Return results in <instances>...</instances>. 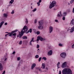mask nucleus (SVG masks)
Masks as SVG:
<instances>
[{
	"label": "nucleus",
	"mask_w": 74,
	"mask_h": 74,
	"mask_svg": "<svg viewBox=\"0 0 74 74\" xmlns=\"http://www.w3.org/2000/svg\"><path fill=\"white\" fill-rule=\"evenodd\" d=\"M28 30V27L26 25H25L23 30L21 31V33H19L17 36V37H19V38H21L23 35L24 33H26L27 31Z\"/></svg>",
	"instance_id": "obj_1"
},
{
	"label": "nucleus",
	"mask_w": 74,
	"mask_h": 74,
	"mask_svg": "<svg viewBox=\"0 0 74 74\" xmlns=\"http://www.w3.org/2000/svg\"><path fill=\"white\" fill-rule=\"evenodd\" d=\"M62 74H72L71 70L68 68H65L62 71Z\"/></svg>",
	"instance_id": "obj_2"
},
{
	"label": "nucleus",
	"mask_w": 74,
	"mask_h": 74,
	"mask_svg": "<svg viewBox=\"0 0 74 74\" xmlns=\"http://www.w3.org/2000/svg\"><path fill=\"white\" fill-rule=\"evenodd\" d=\"M56 4V2L55 1H53L51 3H50V4L49 5V8L50 9L52 8L53 7H55Z\"/></svg>",
	"instance_id": "obj_3"
},
{
	"label": "nucleus",
	"mask_w": 74,
	"mask_h": 74,
	"mask_svg": "<svg viewBox=\"0 0 74 74\" xmlns=\"http://www.w3.org/2000/svg\"><path fill=\"white\" fill-rule=\"evenodd\" d=\"M39 26L38 27V29L40 30H42L43 29V23L41 21H38Z\"/></svg>",
	"instance_id": "obj_4"
},
{
	"label": "nucleus",
	"mask_w": 74,
	"mask_h": 74,
	"mask_svg": "<svg viewBox=\"0 0 74 74\" xmlns=\"http://www.w3.org/2000/svg\"><path fill=\"white\" fill-rule=\"evenodd\" d=\"M17 31H18V29H16L14 31H12L11 32V33H9L8 34H5V37H7L8 36V35H9V36H10V37H11L12 36V34H13V33H14L16 32Z\"/></svg>",
	"instance_id": "obj_5"
},
{
	"label": "nucleus",
	"mask_w": 74,
	"mask_h": 74,
	"mask_svg": "<svg viewBox=\"0 0 74 74\" xmlns=\"http://www.w3.org/2000/svg\"><path fill=\"white\" fill-rule=\"evenodd\" d=\"M60 56L61 58H64L66 56V53L63 52L61 53Z\"/></svg>",
	"instance_id": "obj_6"
},
{
	"label": "nucleus",
	"mask_w": 74,
	"mask_h": 74,
	"mask_svg": "<svg viewBox=\"0 0 74 74\" xmlns=\"http://www.w3.org/2000/svg\"><path fill=\"white\" fill-rule=\"evenodd\" d=\"M66 66H67L66 62H63L61 66V67L62 68H65V67H66Z\"/></svg>",
	"instance_id": "obj_7"
},
{
	"label": "nucleus",
	"mask_w": 74,
	"mask_h": 74,
	"mask_svg": "<svg viewBox=\"0 0 74 74\" xmlns=\"http://www.w3.org/2000/svg\"><path fill=\"white\" fill-rule=\"evenodd\" d=\"M43 40H44V39L42 38L41 37V36H38L37 37V41H38L39 40H40V41H43Z\"/></svg>",
	"instance_id": "obj_8"
},
{
	"label": "nucleus",
	"mask_w": 74,
	"mask_h": 74,
	"mask_svg": "<svg viewBox=\"0 0 74 74\" xmlns=\"http://www.w3.org/2000/svg\"><path fill=\"white\" fill-rule=\"evenodd\" d=\"M63 16V15L62 14L61 11H60L58 12L57 15V17H60L61 16Z\"/></svg>",
	"instance_id": "obj_9"
},
{
	"label": "nucleus",
	"mask_w": 74,
	"mask_h": 74,
	"mask_svg": "<svg viewBox=\"0 0 74 74\" xmlns=\"http://www.w3.org/2000/svg\"><path fill=\"white\" fill-rule=\"evenodd\" d=\"M52 31H53V27L50 26L49 28V32L50 33L52 32Z\"/></svg>",
	"instance_id": "obj_10"
},
{
	"label": "nucleus",
	"mask_w": 74,
	"mask_h": 74,
	"mask_svg": "<svg viewBox=\"0 0 74 74\" xmlns=\"http://www.w3.org/2000/svg\"><path fill=\"white\" fill-rule=\"evenodd\" d=\"M36 64L35 63H33L31 66V69L32 70H33V69L36 67Z\"/></svg>",
	"instance_id": "obj_11"
},
{
	"label": "nucleus",
	"mask_w": 74,
	"mask_h": 74,
	"mask_svg": "<svg viewBox=\"0 0 74 74\" xmlns=\"http://www.w3.org/2000/svg\"><path fill=\"white\" fill-rule=\"evenodd\" d=\"M52 51L50 50V51L48 53V56H51L52 55Z\"/></svg>",
	"instance_id": "obj_12"
},
{
	"label": "nucleus",
	"mask_w": 74,
	"mask_h": 74,
	"mask_svg": "<svg viewBox=\"0 0 74 74\" xmlns=\"http://www.w3.org/2000/svg\"><path fill=\"white\" fill-rule=\"evenodd\" d=\"M41 68L44 70V69L45 68V64L42 63V65Z\"/></svg>",
	"instance_id": "obj_13"
},
{
	"label": "nucleus",
	"mask_w": 74,
	"mask_h": 74,
	"mask_svg": "<svg viewBox=\"0 0 74 74\" xmlns=\"http://www.w3.org/2000/svg\"><path fill=\"white\" fill-rule=\"evenodd\" d=\"M3 66L2 64L1 63H0V71H2V70H3Z\"/></svg>",
	"instance_id": "obj_14"
},
{
	"label": "nucleus",
	"mask_w": 74,
	"mask_h": 74,
	"mask_svg": "<svg viewBox=\"0 0 74 74\" xmlns=\"http://www.w3.org/2000/svg\"><path fill=\"white\" fill-rule=\"evenodd\" d=\"M74 31V26L70 30V33H73Z\"/></svg>",
	"instance_id": "obj_15"
},
{
	"label": "nucleus",
	"mask_w": 74,
	"mask_h": 74,
	"mask_svg": "<svg viewBox=\"0 0 74 74\" xmlns=\"http://www.w3.org/2000/svg\"><path fill=\"white\" fill-rule=\"evenodd\" d=\"M4 21H2V22H1L0 23V28H1V27L3 25V24H4Z\"/></svg>",
	"instance_id": "obj_16"
},
{
	"label": "nucleus",
	"mask_w": 74,
	"mask_h": 74,
	"mask_svg": "<svg viewBox=\"0 0 74 74\" xmlns=\"http://www.w3.org/2000/svg\"><path fill=\"white\" fill-rule=\"evenodd\" d=\"M74 19H73L71 21L70 23V25H74Z\"/></svg>",
	"instance_id": "obj_17"
},
{
	"label": "nucleus",
	"mask_w": 74,
	"mask_h": 74,
	"mask_svg": "<svg viewBox=\"0 0 74 74\" xmlns=\"http://www.w3.org/2000/svg\"><path fill=\"white\" fill-rule=\"evenodd\" d=\"M67 12H64L63 13V16H66L67 15Z\"/></svg>",
	"instance_id": "obj_18"
},
{
	"label": "nucleus",
	"mask_w": 74,
	"mask_h": 74,
	"mask_svg": "<svg viewBox=\"0 0 74 74\" xmlns=\"http://www.w3.org/2000/svg\"><path fill=\"white\" fill-rule=\"evenodd\" d=\"M32 33V29H30L29 30L28 32L26 33V34H27L28 33Z\"/></svg>",
	"instance_id": "obj_19"
},
{
	"label": "nucleus",
	"mask_w": 74,
	"mask_h": 74,
	"mask_svg": "<svg viewBox=\"0 0 74 74\" xmlns=\"http://www.w3.org/2000/svg\"><path fill=\"white\" fill-rule=\"evenodd\" d=\"M14 2V0H11V1H10L9 3L10 4H12Z\"/></svg>",
	"instance_id": "obj_20"
},
{
	"label": "nucleus",
	"mask_w": 74,
	"mask_h": 74,
	"mask_svg": "<svg viewBox=\"0 0 74 74\" xmlns=\"http://www.w3.org/2000/svg\"><path fill=\"white\" fill-rule=\"evenodd\" d=\"M22 38L23 40H25V39H27V37L26 36H23Z\"/></svg>",
	"instance_id": "obj_21"
},
{
	"label": "nucleus",
	"mask_w": 74,
	"mask_h": 74,
	"mask_svg": "<svg viewBox=\"0 0 74 74\" xmlns=\"http://www.w3.org/2000/svg\"><path fill=\"white\" fill-rule=\"evenodd\" d=\"M25 22L26 23V24H27L28 23V20H27V18H26L25 19Z\"/></svg>",
	"instance_id": "obj_22"
},
{
	"label": "nucleus",
	"mask_w": 74,
	"mask_h": 74,
	"mask_svg": "<svg viewBox=\"0 0 74 74\" xmlns=\"http://www.w3.org/2000/svg\"><path fill=\"white\" fill-rule=\"evenodd\" d=\"M34 37H33L32 38V39L31 40V42H34V41H35L34 40Z\"/></svg>",
	"instance_id": "obj_23"
},
{
	"label": "nucleus",
	"mask_w": 74,
	"mask_h": 74,
	"mask_svg": "<svg viewBox=\"0 0 74 74\" xmlns=\"http://www.w3.org/2000/svg\"><path fill=\"white\" fill-rule=\"evenodd\" d=\"M42 59L44 60L45 61H46V60H47V58H46V57H43L42 58Z\"/></svg>",
	"instance_id": "obj_24"
},
{
	"label": "nucleus",
	"mask_w": 74,
	"mask_h": 74,
	"mask_svg": "<svg viewBox=\"0 0 74 74\" xmlns=\"http://www.w3.org/2000/svg\"><path fill=\"white\" fill-rule=\"evenodd\" d=\"M3 16L5 18H7V14H3Z\"/></svg>",
	"instance_id": "obj_25"
},
{
	"label": "nucleus",
	"mask_w": 74,
	"mask_h": 74,
	"mask_svg": "<svg viewBox=\"0 0 74 74\" xmlns=\"http://www.w3.org/2000/svg\"><path fill=\"white\" fill-rule=\"evenodd\" d=\"M38 70L40 72V73H41L42 72V71L41 69V68H39L38 69Z\"/></svg>",
	"instance_id": "obj_26"
},
{
	"label": "nucleus",
	"mask_w": 74,
	"mask_h": 74,
	"mask_svg": "<svg viewBox=\"0 0 74 74\" xmlns=\"http://www.w3.org/2000/svg\"><path fill=\"white\" fill-rule=\"evenodd\" d=\"M59 65H60V62H58L57 64V66L58 67H59Z\"/></svg>",
	"instance_id": "obj_27"
},
{
	"label": "nucleus",
	"mask_w": 74,
	"mask_h": 74,
	"mask_svg": "<svg viewBox=\"0 0 74 74\" xmlns=\"http://www.w3.org/2000/svg\"><path fill=\"white\" fill-rule=\"evenodd\" d=\"M35 57V58H39V56L38 55H36Z\"/></svg>",
	"instance_id": "obj_28"
},
{
	"label": "nucleus",
	"mask_w": 74,
	"mask_h": 74,
	"mask_svg": "<svg viewBox=\"0 0 74 74\" xmlns=\"http://www.w3.org/2000/svg\"><path fill=\"white\" fill-rule=\"evenodd\" d=\"M40 34V31H38L36 32V34L37 35Z\"/></svg>",
	"instance_id": "obj_29"
},
{
	"label": "nucleus",
	"mask_w": 74,
	"mask_h": 74,
	"mask_svg": "<svg viewBox=\"0 0 74 74\" xmlns=\"http://www.w3.org/2000/svg\"><path fill=\"white\" fill-rule=\"evenodd\" d=\"M3 60H4V61H5L7 60V58L5 57L3 58Z\"/></svg>",
	"instance_id": "obj_30"
},
{
	"label": "nucleus",
	"mask_w": 74,
	"mask_h": 74,
	"mask_svg": "<svg viewBox=\"0 0 74 74\" xmlns=\"http://www.w3.org/2000/svg\"><path fill=\"white\" fill-rule=\"evenodd\" d=\"M22 41H20L19 44V45H21V44H22Z\"/></svg>",
	"instance_id": "obj_31"
},
{
	"label": "nucleus",
	"mask_w": 74,
	"mask_h": 74,
	"mask_svg": "<svg viewBox=\"0 0 74 74\" xmlns=\"http://www.w3.org/2000/svg\"><path fill=\"white\" fill-rule=\"evenodd\" d=\"M37 10V9L36 8H35L33 10V12H35Z\"/></svg>",
	"instance_id": "obj_32"
},
{
	"label": "nucleus",
	"mask_w": 74,
	"mask_h": 74,
	"mask_svg": "<svg viewBox=\"0 0 74 74\" xmlns=\"http://www.w3.org/2000/svg\"><path fill=\"white\" fill-rule=\"evenodd\" d=\"M14 10H13L12 12H11V14H14Z\"/></svg>",
	"instance_id": "obj_33"
},
{
	"label": "nucleus",
	"mask_w": 74,
	"mask_h": 74,
	"mask_svg": "<svg viewBox=\"0 0 74 74\" xmlns=\"http://www.w3.org/2000/svg\"><path fill=\"white\" fill-rule=\"evenodd\" d=\"M37 48H40V46L38 45H37V47H36Z\"/></svg>",
	"instance_id": "obj_34"
},
{
	"label": "nucleus",
	"mask_w": 74,
	"mask_h": 74,
	"mask_svg": "<svg viewBox=\"0 0 74 74\" xmlns=\"http://www.w3.org/2000/svg\"><path fill=\"white\" fill-rule=\"evenodd\" d=\"M12 34V36H15L16 34L15 33H14V34Z\"/></svg>",
	"instance_id": "obj_35"
},
{
	"label": "nucleus",
	"mask_w": 74,
	"mask_h": 74,
	"mask_svg": "<svg viewBox=\"0 0 74 74\" xmlns=\"http://www.w3.org/2000/svg\"><path fill=\"white\" fill-rule=\"evenodd\" d=\"M41 60V57L39 58L38 60L39 62H40Z\"/></svg>",
	"instance_id": "obj_36"
},
{
	"label": "nucleus",
	"mask_w": 74,
	"mask_h": 74,
	"mask_svg": "<svg viewBox=\"0 0 74 74\" xmlns=\"http://www.w3.org/2000/svg\"><path fill=\"white\" fill-rule=\"evenodd\" d=\"M73 1H74L73 0H71V1L70 2V4H72L73 3Z\"/></svg>",
	"instance_id": "obj_37"
},
{
	"label": "nucleus",
	"mask_w": 74,
	"mask_h": 74,
	"mask_svg": "<svg viewBox=\"0 0 74 74\" xmlns=\"http://www.w3.org/2000/svg\"><path fill=\"white\" fill-rule=\"evenodd\" d=\"M63 18H62V19L64 21V20H65V16H63Z\"/></svg>",
	"instance_id": "obj_38"
},
{
	"label": "nucleus",
	"mask_w": 74,
	"mask_h": 74,
	"mask_svg": "<svg viewBox=\"0 0 74 74\" xmlns=\"http://www.w3.org/2000/svg\"><path fill=\"white\" fill-rule=\"evenodd\" d=\"M32 42H31V41H30V42H29V45H31V46H32Z\"/></svg>",
	"instance_id": "obj_39"
},
{
	"label": "nucleus",
	"mask_w": 74,
	"mask_h": 74,
	"mask_svg": "<svg viewBox=\"0 0 74 74\" xmlns=\"http://www.w3.org/2000/svg\"><path fill=\"white\" fill-rule=\"evenodd\" d=\"M37 20L36 19L34 21V23H37Z\"/></svg>",
	"instance_id": "obj_40"
},
{
	"label": "nucleus",
	"mask_w": 74,
	"mask_h": 74,
	"mask_svg": "<svg viewBox=\"0 0 74 74\" xmlns=\"http://www.w3.org/2000/svg\"><path fill=\"white\" fill-rule=\"evenodd\" d=\"M21 58L20 57L17 58V60H20Z\"/></svg>",
	"instance_id": "obj_41"
},
{
	"label": "nucleus",
	"mask_w": 74,
	"mask_h": 74,
	"mask_svg": "<svg viewBox=\"0 0 74 74\" xmlns=\"http://www.w3.org/2000/svg\"><path fill=\"white\" fill-rule=\"evenodd\" d=\"M59 45L60 47H62V44H60V43L59 44Z\"/></svg>",
	"instance_id": "obj_42"
},
{
	"label": "nucleus",
	"mask_w": 74,
	"mask_h": 74,
	"mask_svg": "<svg viewBox=\"0 0 74 74\" xmlns=\"http://www.w3.org/2000/svg\"><path fill=\"white\" fill-rule=\"evenodd\" d=\"M37 4L38 5V6H40V3L39 2H38L37 3Z\"/></svg>",
	"instance_id": "obj_43"
},
{
	"label": "nucleus",
	"mask_w": 74,
	"mask_h": 74,
	"mask_svg": "<svg viewBox=\"0 0 74 74\" xmlns=\"http://www.w3.org/2000/svg\"><path fill=\"white\" fill-rule=\"evenodd\" d=\"M61 74V71H60V70L59 71V74Z\"/></svg>",
	"instance_id": "obj_44"
},
{
	"label": "nucleus",
	"mask_w": 74,
	"mask_h": 74,
	"mask_svg": "<svg viewBox=\"0 0 74 74\" xmlns=\"http://www.w3.org/2000/svg\"><path fill=\"white\" fill-rule=\"evenodd\" d=\"M72 48H74V44L72 45Z\"/></svg>",
	"instance_id": "obj_45"
},
{
	"label": "nucleus",
	"mask_w": 74,
	"mask_h": 74,
	"mask_svg": "<svg viewBox=\"0 0 74 74\" xmlns=\"http://www.w3.org/2000/svg\"><path fill=\"white\" fill-rule=\"evenodd\" d=\"M5 71H4L3 73H2V74H5Z\"/></svg>",
	"instance_id": "obj_46"
},
{
	"label": "nucleus",
	"mask_w": 74,
	"mask_h": 74,
	"mask_svg": "<svg viewBox=\"0 0 74 74\" xmlns=\"http://www.w3.org/2000/svg\"><path fill=\"white\" fill-rule=\"evenodd\" d=\"M55 21L56 22H58V20H55Z\"/></svg>",
	"instance_id": "obj_47"
},
{
	"label": "nucleus",
	"mask_w": 74,
	"mask_h": 74,
	"mask_svg": "<svg viewBox=\"0 0 74 74\" xmlns=\"http://www.w3.org/2000/svg\"><path fill=\"white\" fill-rule=\"evenodd\" d=\"M41 1H42L41 0H39V3H40L41 2Z\"/></svg>",
	"instance_id": "obj_48"
},
{
	"label": "nucleus",
	"mask_w": 74,
	"mask_h": 74,
	"mask_svg": "<svg viewBox=\"0 0 74 74\" xmlns=\"http://www.w3.org/2000/svg\"><path fill=\"white\" fill-rule=\"evenodd\" d=\"M15 51H14L13 53H12V54H15Z\"/></svg>",
	"instance_id": "obj_49"
},
{
	"label": "nucleus",
	"mask_w": 74,
	"mask_h": 74,
	"mask_svg": "<svg viewBox=\"0 0 74 74\" xmlns=\"http://www.w3.org/2000/svg\"><path fill=\"white\" fill-rule=\"evenodd\" d=\"M5 25H7V23H5Z\"/></svg>",
	"instance_id": "obj_50"
},
{
	"label": "nucleus",
	"mask_w": 74,
	"mask_h": 74,
	"mask_svg": "<svg viewBox=\"0 0 74 74\" xmlns=\"http://www.w3.org/2000/svg\"><path fill=\"white\" fill-rule=\"evenodd\" d=\"M53 10H56V9L55 8H53Z\"/></svg>",
	"instance_id": "obj_51"
},
{
	"label": "nucleus",
	"mask_w": 74,
	"mask_h": 74,
	"mask_svg": "<svg viewBox=\"0 0 74 74\" xmlns=\"http://www.w3.org/2000/svg\"><path fill=\"white\" fill-rule=\"evenodd\" d=\"M46 70H48V68H46Z\"/></svg>",
	"instance_id": "obj_52"
},
{
	"label": "nucleus",
	"mask_w": 74,
	"mask_h": 74,
	"mask_svg": "<svg viewBox=\"0 0 74 74\" xmlns=\"http://www.w3.org/2000/svg\"><path fill=\"white\" fill-rule=\"evenodd\" d=\"M20 66V64H18V66Z\"/></svg>",
	"instance_id": "obj_53"
},
{
	"label": "nucleus",
	"mask_w": 74,
	"mask_h": 74,
	"mask_svg": "<svg viewBox=\"0 0 74 74\" xmlns=\"http://www.w3.org/2000/svg\"><path fill=\"white\" fill-rule=\"evenodd\" d=\"M5 33H8V32H5Z\"/></svg>",
	"instance_id": "obj_54"
},
{
	"label": "nucleus",
	"mask_w": 74,
	"mask_h": 74,
	"mask_svg": "<svg viewBox=\"0 0 74 74\" xmlns=\"http://www.w3.org/2000/svg\"><path fill=\"white\" fill-rule=\"evenodd\" d=\"M45 71H43V72H45Z\"/></svg>",
	"instance_id": "obj_55"
},
{
	"label": "nucleus",
	"mask_w": 74,
	"mask_h": 74,
	"mask_svg": "<svg viewBox=\"0 0 74 74\" xmlns=\"http://www.w3.org/2000/svg\"><path fill=\"white\" fill-rule=\"evenodd\" d=\"M68 4H69V5H70V3H69Z\"/></svg>",
	"instance_id": "obj_56"
},
{
	"label": "nucleus",
	"mask_w": 74,
	"mask_h": 74,
	"mask_svg": "<svg viewBox=\"0 0 74 74\" xmlns=\"http://www.w3.org/2000/svg\"><path fill=\"white\" fill-rule=\"evenodd\" d=\"M38 50H39V49H38L37 51H38Z\"/></svg>",
	"instance_id": "obj_57"
},
{
	"label": "nucleus",
	"mask_w": 74,
	"mask_h": 74,
	"mask_svg": "<svg viewBox=\"0 0 74 74\" xmlns=\"http://www.w3.org/2000/svg\"><path fill=\"white\" fill-rule=\"evenodd\" d=\"M30 16H32V14H31V15H30Z\"/></svg>",
	"instance_id": "obj_58"
},
{
	"label": "nucleus",
	"mask_w": 74,
	"mask_h": 74,
	"mask_svg": "<svg viewBox=\"0 0 74 74\" xmlns=\"http://www.w3.org/2000/svg\"><path fill=\"white\" fill-rule=\"evenodd\" d=\"M43 40H45V39H43Z\"/></svg>",
	"instance_id": "obj_59"
},
{
	"label": "nucleus",
	"mask_w": 74,
	"mask_h": 74,
	"mask_svg": "<svg viewBox=\"0 0 74 74\" xmlns=\"http://www.w3.org/2000/svg\"><path fill=\"white\" fill-rule=\"evenodd\" d=\"M32 8V6H31V8Z\"/></svg>",
	"instance_id": "obj_60"
},
{
	"label": "nucleus",
	"mask_w": 74,
	"mask_h": 74,
	"mask_svg": "<svg viewBox=\"0 0 74 74\" xmlns=\"http://www.w3.org/2000/svg\"><path fill=\"white\" fill-rule=\"evenodd\" d=\"M73 0V1H74V0Z\"/></svg>",
	"instance_id": "obj_61"
},
{
	"label": "nucleus",
	"mask_w": 74,
	"mask_h": 74,
	"mask_svg": "<svg viewBox=\"0 0 74 74\" xmlns=\"http://www.w3.org/2000/svg\"><path fill=\"white\" fill-rule=\"evenodd\" d=\"M69 12H70V11H69Z\"/></svg>",
	"instance_id": "obj_62"
},
{
	"label": "nucleus",
	"mask_w": 74,
	"mask_h": 74,
	"mask_svg": "<svg viewBox=\"0 0 74 74\" xmlns=\"http://www.w3.org/2000/svg\"><path fill=\"white\" fill-rule=\"evenodd\" d=\"M14 38H16L15 37Z\"/></svg>",
	"instance_id": "obj_63"
},
{
	"label": "nucleus",
	"mask_w": 74,
	"mask_h": 74,
	"mask_svg": "<svg viewBox=\"0 0 74 74\" xmlns=\"http://www.w3.org/2000/svg\"><path fill=\"white\" fill-rule=\"evenodd\" d=\"M53 70L54 71V70Z\"/></svg>",
	"instance_id": "obj_64"
}]
</instances>
